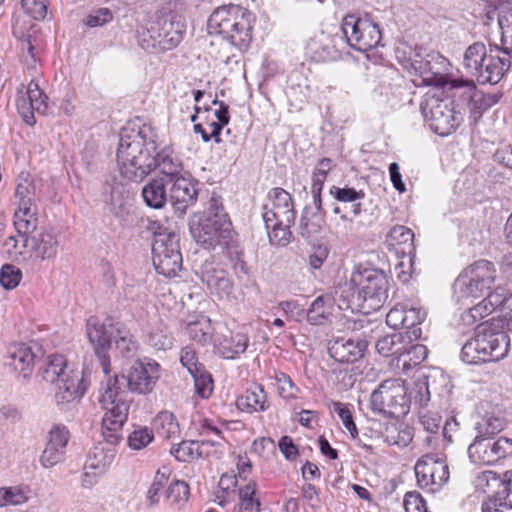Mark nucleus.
I'll use <instances>...</instances> for the list:
<instances>
[{
    "label": "nucleus",
    "mask_w": 512,
    "mask_h": 512,
    "mask_svg": "<svg viewBox=\"0 0 512 512\" xmlns=\"http://www.w3.org/2000/svg\"><path fill=\"white\" fill-rule=\"evenodd\" d=\"M331 168L332 161L329 158H323L319 161L312 175L311 192L322 191L327 175Z\"/></svg>",
    "instance_id": "052dcab7"
},
{
    "label": "nucleus",
    "mask_w": 512,
    "mask_h": 512,
    "mask_svg": "<svg viewBox=\"0 0 512 512\" xmlns=\"http://www.w3.org/2000/svg\"><path fill=\"white\" fill-rule=\"evenodd\" d=\"M168 181L164 178L151 179L142 189L144 202L151 208L161 209L167 202L166 186Z\"/></svg>",
    "instance_id": "f704fd0d"
},
{
    "label": "nucleus",
    "mask_w": 512,
    "mask_h": 512,
    "mask_svg": "<svg viewBox=\"0 0 512 512\" xmlns=\"http://www.w3.org/2000/svg\"><path fill=\"white\" fill-rule=\"evenodd\" d=\"M9 365L18 371L23 378H28L34 368L35 354L32 348L25 343L14 344L9 351Z\"/></svg>",
    "instance_id": "c85d7f7f"
},
{
    "label": "nucleus",
    "mask_w": 512,
    "mask_h": 512,
    "mask_svg": "<svg viewBox=\"0 0 512 512\" xmlns=\"http://www.w3.org/2000/svg\"><path fill=\"white\" fill-rule=\"evenodd\" d=\"M28 499V489L25 487H0V508L22 505L26 503Z\"/></svg>",
    "instance_id": "3c124183"
},
{
    "label": "nucleus",
    "mask_w": 512,
    "mask_h": 512,
    "mask_svg": "<svg viewBox=\"0 0 512 512\" xmlns=\"http://www.w3.org/2000/svg\"><path fill=\"white\" fill-rule=\"evenodd\" d=\"M113 12L106 7L92 10L84 19V24L91 28L101 27L113 20Z\"/></svg>",
    "instance_id": "e2e57ef3"
},
{
    "label": "nucleus",
    "mask_w": 512,
    "mask_h": 512,
    "mask_svg": "<svg viewBox=\"0 0 512 512\" xmlns=\"http://www.w3.org/2000/svg\"><path fill=\"white\" fill-rule=\"evenodd\" d=\"M154 425L159 435L164 438L174 439L180 434L176 417L168 411L160 412L155 418Z\"/></svg>",
    "instance_id": "49530a36"
},
{
    "label": "nucleus",
    "mask_w": 512,
    "mask_h": 512,
    "mask_svg": "<svg viewBox=\"0 0 512 512\" xmlns=\"http://www.w3.org/2000/svg\"><path fill=\"white\" fill-rule=\"evenodd\" d=\"M253 20L250 11L232 4L218 7L208 19L209 33L217 34L227 41L217 59L230 70L239 68L241 53L252 41Z\"/></svg>",
    "instance_id": "f257e3e1"
},
{
    "label": "nucleus",
    "mask_w": 512,
    "mask_h": 512,
    "mask_svg": "<svg viewBox=\"0 0 512 512\" xmlns=\"http://www.w3.org/2000/svg\"><path fill=\"white\" fill-rule=\"evenodd\" d=\"M332 300L328 296L317 297L307 312V319L313 325L322 324L331 314Z\"/></svg>",
    "instance_id": "de8ad7c7"
},
{
    "label": "nucleus",
    "mask_w": 512,
    "mask_h": 512,
    "mask_svg": "<svg viewBox=\"0 0 512 512\" xmlns=\"http://www.w3.org/2000/svg\"><path fill=\"white\" fill-rule=\"evenodd\" d=\"M115 458L113 449L104 446H96L89 454L84 469L94 471V474H104L111 466Z\"/></svg>",
    "instance_id": "e433bc0d"
},
{
    "label": "nucleus",
    "mask_w": 512,
    "mask_h": 512,
    "mask_svg": "<svg viewBox=\"0 0 512 512\" xmlns=\"http://www.w3.org/2000/svg\"><path fill=\"white\" fill-rule=\"evenodd\" d=\"M263 220H282L284 224H294L295 210L291 195L283 188H273L264 207Z\"/></svg>",
    "instance_id": "aec40b11"
},
{
    "label": "nucleus",
    "mask_w": 512,
    "mask_h": 512,
    "mask_svg": "<svg viewBox=\"0 0 512 512\" xmlns=\"http://www.w3.org/2000/svg\"><path fill=\"white\" fill-rule=\"evenodd\" d=\"M30 259L33 262L49 261L56 257L59 248L57 236L49 231L42 230L29 236Z\"/></svg>",
    "instance_id": "5701e85b"
},
{
    "label": "nucleus",
    "mask_w": 512,
    "mask_h": 512,
    "mask_svg": "<svg viewBox=\"0 0 512 512\" xmlns=\"http://www.w3.org/2000/svg\"><path fill=\"white\" fill-rule=\"evenodd\" d=\"M13 223L18 234H33L38 226L37 205L17 207Z\"/></svg>",
    "instance_id": "c9c22d12"
},
{
    "label": "nucleus",
    "mask_w": 512,
    "mask_h": 512,
    "mask_svg": "<svg viewBox=\"0 0 512 512\" xmlns=\"http://www.w3.org/2000/svg\"><path fill=\"white\" fill-rule=\"evenodd\" d=\"M87 336L93 345L102 371L106 375L110 372L108 351L112 340L115 341L116 348L123 357L130 358L134 356L138 349V344L130 330L111 317H107L103 322H100L96 317L89 318L87 321Z\"/></svg>",
    "instance_id": "20e7f679"
},
{
    "label": "nucleus",
    "mask_w": 512,
    "mask_h": 512,
    "mask_svg": "<svg viewBox=\"0 0 512 512\" xmlns=\"http://www.w3.org/2000/svg\"><path fill=\"white\" fill-rule=\"evenodd\" d=\"M498 24L501 29V49L510 53L512 51V8L501 11Z\"/></svg>",
    "instance_id": "5fc2aeb1"
},
{
    "label": "nucleus",
    "mask_w": 512,
    "mask_h": 512,
    "mask_svg": "<svg viewBox=\"0 0 512 512\" xmlns=\"http://www.w3.org/2000/svg\"><path fill=\"white\" fill-rule=\"evenodd\" d=\"M412 66L427 84L435 86L445 84L449 62L439 53H429L424 59L415 60Z\"/></svg>",
    "instance_id": "4be33fe9"
},
{
    "label": "nucleus",
    "mask_w": 512,
    "mask_h": 512,
    "mask_svg": "<svg viewBox=\"0 0 512 512\" xmlns=\"http://www.w3.org/2000/svg\"><path fill=\"white\" fill-rule=\"evenodd\" d=\"M159 378L160 365L151 359L136 360L128 369L127 376H121L127 389L138 394L151 393Z\"/></svg>",
    "instance_id": "f3484780"
},
{
    "label": "nucleus",
    "mask_w": 512,
    "mask_h": 512,
    "mask_svg": "<svg viewBox=\"0 0 512 512\" xmlns=\"http://www.w3.org/2000/svg\"><path fill=\"white\" fill-rule=\"evenodd\" d=\"M414 470L418 485L432 493L439 491L449 480V467L446 462L431 454L419 458Z\"/></svg>",
    "instance_id": "dca6fc26"
},
{
    "label": "nucleus",
    "mask_w": 512,
    "mask_h": 512,
    "mask_svg": "<svg viewBox=\"0 0 512 512\" xmlns=\"http://www.w3.org/2000/svg\"><path fill=\"white\" fill-rule=\"evenodd\" d=\"M147 343L156 350H168L172 348L174 337L167 325L163 322L155 323L147 334Z\"/></svg>",
    "instance_id": "a19ab883"
},
{
    "label": "nucleus",
    "mask_w": 512,
    "mask_h": 512,
    "mask_svg": "<svg viewBox=\"0 0 512 512\" xmlns=\"http://www.w3.org/2000/svg\"><path fill=\"white\" fill-rule=\"evenodd\" d=\"M188 334L190 338L202 345L211 340L210 325L205 322H193L188 324Z\"/></svg>",
    "instance_id": "774afa93"
},
{
    "label": "nucleus",
    "mask_w": 512,
    "mask_h": 512,
    "mask_svg": "<svg viewBox=\"0 0 512 512\" xmlns=\"http://www.w3.org/2000/svg\"><path fill=\"white\" fill-rule=\"evenodd\" d=\"M156 143L142 130L124 127L120 132L117 163L121 176L132 182L142 181L155 169Z\"/></svg>",
    "instance_id": "f03ea898"
},
{
    "label": "nucleus",
    "mask_w": 512,
    "mask_h": 512,
    "mask_svg": "<svg viewBox=\"0 0 512 512\" xmlns=\"http://www.w3.org/2000/svg\"><path fill=\"white\" fill-rule=\"evenodd\" d=\"M40 375L48 383L57 382L55 402L58 406L79 400L90 384L86 372L78 369L68 370L66 359L60 354L47 357L45 365L40 369Z\"/></svg>",
    "instance_id": "423d86ee"
},
{
    "label": "nucleus",
    "mask_w": 512,
    "mask_h": 512,
    "mask_svg": "<svg viewBox=\"0 0 512 512\" xmlns=\"http://www.w3.org/2000/svg\"><path fill=\"white\" fill-rule=\"evenodd\" d=\"M201 280L206 284L211 293H216L219 297L228 296L233 288V284L226 271L212 265L204 266Z\"/></svg>",
    "instance_id": "bb28decb"
},
{
    "label": "nucleus",
    "mask_w": 512,
    "mask_h": 512,
    "mask_svg": "<svg viewBox=\"0 0 512 512\" xmlns=\"http://www.w3.org/2000/svg\"><path fill=\"white\" fill-rule=\"evenodd\" d=\"M367 342L360 339H336L329 346L330 355L338 362L353 363L363 357Z\"/></svg>",
    "instance_id": "a878e982"
},
{
    "label": "nucleus",
    "mask_w": 512,
    "mask_h": 512,
    "mask_svg": "<svg viewBox=\"0 0 512 512\" xmlns=\"http://www.w3.org/2000/svg\"><path fill=\"white\" fill-rule=\"evenodd\" d=\"M186 31V22L182 15L175 11L163 8L147 27V34L151 43L142 44L144 48L159 45L163 49H172L182 40Z\"/></svg>",
    "instance_id": "1a4fd4ad"
},
{
    "label": "nucleus",
    "mask_w": 512,
    "mask_h": 512,
    "mask_svg": "<svg viewBox=\"0 0 512 512\" xmlns=\"http://www.w3.org/2000/svg\"><path fill=\"white\" fill-rule=\"evenodd\" d=\"M387 291L388 280L383 271L358 268L352 272L341 296L346 300L348 308L368 314L382 307L387 299Z\"/></svg>",
    "instance_id": "7ed1b4c3"
},
{
    "label": "nucleus",
    "mask_w": 512,
    "mask_h": 512,
    "mask_svg": "<svg viewBox=\"0 0 512 512\" xmlns=\"http://www.w3.org/2000/svg\"><path fill=\"white\" fill-rule=\"evenodd\" d=\"M413 239V232L402 225L394 226L387 235L389 245L394 247L405 245L409 248V251L413 247Z\"/></svg>",
    "instance_id": "4d7b16f0"
},
{
    "label": "nucleus",
    "mask_w": 512,
    "mask_h": 512,
    "mask_svg": "<svg viewBox=\"0 0 512 512\" xmlns=\"http://www.w3.org/2000/svg\"><path fill=\"white\" fill-rule=\"evenodd\" d=\"M420 110L430 128L440 136L454 132L462 121L461 114L455 110L454 102L435 94L425 95Z\"/></svg>",
    "instance_id": "6e6552de"
},
{
    "label": "nucleus",
    "mask_w": 512,
    "mask_h": 512,
    "mask_svg": "<svg viewBox=\"0 0 512 512\" xmlns=\"http://www.w3.org/2000/svg\"><path fill=\"white\" fill-rule=\"evenodd\" d=\"M511 58L510 53L503 49H490L489 55L473 78L480 84H497L509 70Z\"/></svg>",
    "instance_id": "412c9836"
},
{
    "label": "nucleus",
    "mask_w": 512,
    "mask_h": 512,
    "mask_svg": "<svg viewBox=\"0 0 512 512\" xmlns=\"http://www.w3.org/2000/svg\"><path fill=\"white\" fill-rule=\"evenodd\" d=\"M108 211L118 219H124L133 206L130 189L121 183L113 185L110 199L106 204Z\"/></svg>",
    "instance_id": "cd10ccee"
},
{
    "label": "nucleus",
    "mask_w": 512,
    "mask_h": 512,
    "mask_svg": "<svg viewBox=\"0 0 512 512\" xmlns=\"http://www.w3.org/2000/svg\"><path fill=\"white\" fill-rule=\"evenodd\" d=\"M483 301L491 312L501 305H505L508 309L512 310V294L507 297V292L502 287H497Z\"/></svg>",
    "instance_id": "69168bd1"
},
{
    "label": "nucleus",
    "mask_w": 512,
    "mask_h": 512,
    "mask_svg": "<svg viewBox=\"0 0 512 512\" xmlns=\"http://www.w3.org/2000/svg\"><path fill=\"white\" fill-rule=\"evenodd\" d=\"M152 261L156 271L165 277L175 276L182 267L179 236L169 228L154 234Z\"/></svg>",
    "instance_id": "f8f14e48"
},
{
    "label": "nucleus",
    "mask_w": 512,
    "mask_h": 512,
    "mask_svg": "<svg viewBox=\"0 0 512 512\" xmlns=\"http://www.w3.org/2000/svg\"><path fill=\"white\" fill-rule=\"evenodd\" d=\"M154 439L151 429L144 426H137L128 436V445L133 450H140L149 445Z\"/></svg>",
    "instance_id": "13d9d810"
},
{
    "label": "nucleus",
    "mask_w": 512,
    "mask_h": 512,
    "mask_svg": "<svg viewBox=\"0 0 512 512\" xmlns=\"http://www.w3.org/2000/svg\"><path fill=\"white\" fill-rule=\"evenodd\" d=\"M407 336L403 333H393L383 336L375 343L376 351L384 356H393L398 361H401L403 353L405 352Z\"/></svg>",
    "instance_id": "473e14b6"
},
{
    "label": "nucleus",
    "mask_w": 512,
    "mask_h": 512,
    "mask_svg": "<svg viewBox=\"0 0 512 512\" xmlns=\"http://www.w3.org/2000/svg\"><path fill=\"white\" fill-rule=\"evenodd\" d=\"M42 50L41 40L36 31H30L21 40V51L25 65L28 69H34L38 61V55Z\"/></svg>",
    "instance_id": "37998d69"
},
{
    "label": "nucleus",
    "mask_w": 512,
    "mask_h": 512,
    "mask_svg": "<svg viewBox=\"0 0 512 512\" xmlns=\"http://www.w3.org/2000/svg\"><path fill=\"white\" fill-rule=\"evenodd\" d=\"M106 380L100 387L99 402L103 409L104 424L119 427L121 422H125L128 417L129 405L125 400L127 386L126 381L118 375L110 376L104 374Z\"/></svg>",
    "instance_id": "9b49d317"
},
{
    "label": "nucleus",
    "mask_w": 512,
    "mask_h": 512,
    "mask_svg": "<svg viewBox=\"0 0 512 512\" xmlns=\"http://www.w3.org/2000/svg\"><path fill=\"white\" fill-rule=\"evenodd\" d=\"M69 439L70 432L64 424H53L45 437V447L39 458L41 466L44 468H52L63 462L66 456V448Z\"/></svg>",
    "instance_id": "a211bd4d"
},
{
    "label": "nucleus",
    "mask_w": 512,
    "mask_h": 512,
    "mask_svg": "<svg viewBox=\"0 0 512 512\" xmlns=\"http://www.w3.org/2000/svg\"><path fill=\"white\" fill-rule=\"evenodd\" d=\"M414 338H407L405 352L403 353L402 368L409 370L422 363L428 356V349L425 345L412 343Z\"/></svg>",
    "instance_id": "a18cd8bd"
},
{
    "label": "nucleus",
    "mask_w": 512,
    "mask_h": 512,
    "mask_svg": "<svg viewBox=\"0 0 512 512\" xmlns=\"http://www.w3.org/2000/svg\"><path fill=\"white\" fill-rule=\"evenodd\" d=\"M248 337L242 333H236L230 339H224L216 346L218 353L226 359H234L239 354L246 351L248 347Z\"/></svg>",
    "instance_id": "79ce46f5"
},
{
    "label": "nucleus",
    "mask_w": 512,
    "mask_h": 512,
    "mask_svg": "<svg viewBox=\"0 0 512 512\" xmlns=\"http://www.w3.org/2000/svg\"><path fill=\"white\" fill-rule=\"evenodd\" d=\"M269 240L272 244L285 246L291 238L290 227L292 224H284L282 220H264Z\"/></svg>",
    "instance_id": "09e8293b"
},
{
    "label": "nucleus",
    "mask_w": 512,
    "mask_h": 512,
    "mask_svg": "<svg viewBox=\"0 0 512 512\" xmlns=\"http://www.w3.org/2000/svg\"><path fill=\"white\" fill-rule=\"evenodd\" d=\"M29 234H18L9 236L3 243L9 258L18 262L31 261L29 252Z\"/></svg>",
    "instance_id": "4c0bfd02"
},
{
    "label": "nucleus",
    "mask_w": 512,
    "mask_h": 512,
    "mask_svg": "<svg viewBox=\"0 0 512 512\" xmlns=\"http://www.w3.org/2000/svg\"><path fill=\"white\" fill-rule=\"evenodd\" d=\"M47 100L48 97L40 89L34 79L30 80L27 87L21 84L18 89L16 105L26 124L30 126L35 124L34 111L45 114L48 108Z\"/></svg>",
    "instance_id": "6ab92c4d"
},
{
    "label": "nucleus",
    "mask_w": 512,
    "mask_h": 512,
    "mask_svg": "<svg viewBox=\"0 0 512 512\" xmlns=\"http://www.w3.org/2000/svg\"><path fill=\"white\" fill-rule=\"evenodd\" d=\"M156 162L155 168H159L166 181H170L178 176H183V166L181 161L169 147L163 148L159 152L154 153Z\"/></svg>",
    "instance_id": "2f4dec72"
},
{
    "label": "nucleus",
    "mask_w": 512,
    "mask_h": 512,
    "mask_svg": "<svg viewBox=\"0 0 512 512\" xmlns=\"http://www.w3.org/2000/svg\"><path fill=\"white\" fill-rule=\"evenodd\" d=\"M370 407L375 413L400 417L409 411V398L402 379L384 380L370 396Z\"/></svg>",
    "instance_id": "9d476101"
},
{
    "label": "nucleus",
    "mask_w": 512,
    "mask_h": 512,
    "mask_svg": "<svg viewBox=\"0 0 512 512\" xmlns=\"http://www.w3.org/2000/svg\"><path fill=\"white\" fill-rule=\"evenodd\" d=\"M343 38L338 35H329L322 32L310 44L315 56L322 61L335 60L340 56L338 43H342Z\"/></svg>",
    "instance_id": "7c9ffc66"
},
{
    "label": "nucleus",
    "mask_w": 512,
    "mask_h": 512,
    "mask_svg": "<svg viewBox=\"0 0 512 512\" xmlns=\"http://www.w3.org/2000/svg\"><path fill=\"white\" fill-rule=\"evenodd\" d=\"M488 55L489 53L487 52L485 44L481 42H475L470 45L466 49L463 59V66L466 72L471 77H474V75L480 69L481 65H483V61H485Z\"/></svg>",
    "instance_id": "ea45409f"
},
{
    "label": "nucleus",
    "mask_w": 512,
    "mask_h": 512,
    "mask_svg": "<svg viewBox=\"0 0 512 512\" xmlns=\"http://www.w3.org/2000/svg\"><path fill=\"white\" fill-rule=\"evenodd\" d=\"M510 336L492 323L479 324L474 336L462 347L461 359L467 364H484L504 359L510 349Z\"/></svg>",
    "instance_id": "39448f33"
},
{
    "label": "nucleus",
    "mask_w": 512,
    "mask_h": 512,
    "mask_svg": "<svg viewBox=\"0 0 512 512\" xmlns=\"http://www.w3.org/2000/svg\"><path fill=\"white\" fill-rule=\"evenodd\" d=\"M496 279V268L487 260H479L468 266L455 280L454 292L459 299L481 297Z\"/></svg>",
    "instance_id": "ddd939ff"
},
{
    "label": "nucleus",
    "mask_w": 512,
    "mask_h": 512,
    "mask_svg": "<svg viewBox=\"0 0 512 512\" xmlns=\"http://www.w3.org/2000/svg\"><path fill=\"white\" fill-rule=\"evenodd\" d=\"M324 223V216L321 213H313L305 209L300 219L301 235L310 238L319 233Z\"/></svg>",
    "instance_id": "864d4df0"
},
{
    "label": "nucleus",
    "mask_w": 512,
    "mask_h": 512,
    "mask_svg": "<svg viewBox=\"0 0 512 512\" xmlns=\"http://www.w3.org/2000/svg\"><path fill=\"white\" fill-rule=\"evenodd\" d=\"M509 455H512V439L506 437L493 440L491 437L476 435L468 447V456L475 464H493Z\"/></svg>",
    "instance_id": "2eb2a0df"
},
{
    "label": "nucleus",
    "mask_w": 512,
    "mask_h": 512,
    "mask_svg": "<svg viewBox=\"0 0 512 512\" xmlns=\"http://www.w3.org/2000/svg\"><path fill=\"white\" fill-rule=\"evenodd\" d=\"M190 229L194 239L205 249L230 248L232 224L218 197L210 198L207 210Z\"/></svg>",
    "instance_id": "0eeeda50"
},
{
    "label": "nucleus",
    "mask_w": 512,
    "mask_h": 512,
    "mask_svg": "<svg viewBox=\"0 0 512 512\" xmlns=\"http://www.w3.org/2000/svg\"><path fill=\"white\" fill-rule=\"evenodd\" d=\"M189 497V486L184 481L175 480L172 482L167 491L166 498L172 506L180 508Z\"/></svg>",
    "instance_id": "6e6d98bb"
},
{
    "label": "nucleus",
    "mask_w": 512,
    "mask_h": 512,
    "mask_svg": "<svg viewBox=\"0 0 512 512\" xmlns=\"http://www.w3.org/2000/svg\"><path fill=\"white\" fill-rule=\"evenodd\" d=\"M332 407L333 411L341 419L343 426L348 430L353 438L356 437L358 431L348 405L341 402H332Z\"/></svg>",
    "instance_id": "338daca9"
},
{
    "label": "nucleus",
    "mask_w": 512,
    "mask_h": 512,
    "mask_svg": "<svg viewBox=\"0 0 512 512\" xmlns=\"http://www.w3.org/2000/svg\"><path fill=\"white\" fill-rule=\"evenodd\" d=\"M341 29L347 43L358 51L373 49L382 39L379 26L367 16L347 15L343 18Z\"/></svg>",
    "instance_id": "4468645a"
},
{
    "label": "nucleus",
    "mask_w": 512,
    "mask_h": 512,
    "mask_svg": "<svg viewBox=\"0 0 512 512\" xmlns=\"http://www.w3.org/2000/svg\"><path fill=\"white\" fill-rule=\"evenodd\" d=\"M486 406V409L484 405L481 406V410L484 413L481 415L480 420L477 421L475 430L477 435L492 437L504 428L505 420L499 408L492 407L489 404Z\"/></svg>",
    "instance_id": "c756f323"
},
{
    "label": "nucleus",
    "mask_w": 512,
    "mask_h": 512,
    "mask_svg": "<svg viewBox=\"0 0 512 512\" xmlns=\"http://www.w3.org/2000/svg\"><path fill=\"white\" fill-rule=\"evenodd\" d=\"M452 88L467 87L468 88V106L471 114L474 116V121H477L482 113L495 105L499 99L498 94H485L476 89L473 80H452Z\"/></svg>",
    "instance_id": "b1692460"
},
{
    "label": "nucleus",
    "mask_w": 512,
    "mask_h": 512,
    "mask_svg": "<svg viewBox=\"0 0 512 512\" xmlns=\"http://www.w3.org/2000/svg\"><path fill=\"white\" fill-rule=\"evenodd\" d=\"M168 184H171L170 201L177 211L183 213L190 205L195 203L197 189L189 177L185 175L178 176L168 181Z\"/></svg>",
    "instance_id": "393cba45"
},
{
    "label": "nucleus",
    "mask_w": 512,
    "mask_h": 512,
    "mask_svg": "<svg viewBox=\"0 0 512 512\" xmlns=\"http://www.w3.org/2000/svg\"><path fill=\"white\" fill-rule=\"evenodd\" d=\"M426 317V312L420 308L404 307V328L407 330L405 335L414 340L421 336V329L417 327Z\"/></svg>",
    "instance_id": "603ef678"
},
{
    "label": "nucleus",
    "mask_w": 512,
    "mask_h": 512,
    "mask_svg": "<svg viewBox=\"0 0 512 512\" xmlns=\"http://www.w3.org/2000/svg\"><path fill=\"white\" fill-rule=\"evenodd\" d=\"M167 481L168 474L166 469H158L147 492L149 506H154L159 502V492L166 485Z\"/></svg>",
    "instance_id": "680f3d73"
},
{
    "label": "nucleus",
    "mask_w": 512,
    "mask_h": 512,
    "mask_svg": "<svg viewBox=\"0 0 512 512\" xmlns=\"http://www.w3.org/2000/svg\"><path fill=\"white\" fill-rule=\"evenodd\" d=\"M330 194L340 202H350L352 205L353 215H358L361 210V203L359 202L364 198L365 193L362 190H355L354 188L344 187L340 188L332 186L330 188Z\"/></svg>",
    "instance_id": "8fccbe9b"
},
{
    "label": "nucleus",
    "mask_w": 512,
    "mask_h": 512,
    "mask_svg": "<svg viewBox=\"0 0 512 512\" xmlns=\"http://www.w3.org/2000/svg\"><path fill=\"white\" fill-rule=\"evenodd\" d=\"M15 198L17 207L37 205V194L36 186L30 179L28 173L22 172L17 179V185L15 189Z\"/></svg>",
    "instance_id": "58836bf2"
},
{
    "label": "nucleus",
    "mask_w": 512,
    "mask_h": 512,
    "mask_svg": "<svg viewBox=\"0 0 512 512\" xmlns=\"http://www.w3.org/2000/svg\"><path fill=\"white\" fill-rule=\"evenodd\" d=\"M191 376L194 379L196 393L201 398H209L214 387L211 374L204 368L199 373L191 374Z\"/></svg>",
    "instance_id": "bf43d9fd"
},
{
    "label": "nucleus",
    "mask_w": 512,
    "mask_h": 512,
    "mask_svg": "<svg viewBox=\"0 0 512 512\" xmlns=\"http://www.w3.org/2000/svg\"><path fill=\"white\" fill-rule=\"evenodd\" d=\"M208 453V451L201 449L200 441L196 440L182 441L171 448V454L181 462H189L207 456Z\"/></svg>",
    "instance_id": "c03bdc74"
},
{
    "label": "nucleus",
    "mask_w": 512,
    "mask_h": 512,
    "mask_svg": "<svg viewBox=\"0 0 512 512\" xmlns=\"http://www.w3.org/2000/svg\"><path fill=\"white\" fill-rule=\"evenodd\" d=\"M255 492L256 484L254 482L248 483L239 490V503L244 507V511L253 512L255 506V512H260V501L254 500Z\"/></svg>",
    "instance_id": "0e129e2a"
},
{
    "label": "nucleus",
    "mask_w": 512,
    "mask_h": 512,
    "mask_svg": "<svg viewBox=\"0 0 512 512\" xmlns=\"http://www.w3.org/2000/svg\"><path fill=\"white\" fill-rule=\"evenodd\" d=\"M239 410L254 413L265 411L268 408L266 394L262 386L255 385L253 388L246 390L236 401Z\"/></svg>",
    "instance_id": "72a5a7b5"
}]
</instances>
